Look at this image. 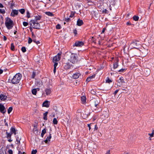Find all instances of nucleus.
I'll return each mask as SVG.
<instances>
[{"label": "nucleus", "instance_id": "obj_1", "mask_svg": "<svg viewBox=\"0 0 154 154\" xmlns=\"http://www.w3.org/2000/svg\"><path fill=\"white\" fill-rule=\"evenodd\" d=\"M66 56V59L72 63H75L77 62L78 58L76 54L68 52Z\"/></svg>", "mask_w": 154, "mask_h": 154}, {"label": "nucleus", "instance_id": "obj_7", "mask_svg": "<svg viewBox=\"0 0 154 154\" xmlns=\"http://www.w3.org/2000/svg\"><path fill=\"white\" fill-rule=\"evenodd\" d=\"M61 54V53H59L54 57L53 60V62L58 61L60 60Z\"/></svg>", "mask_w": 154, "mask_h": 154}, {"label": "nucleus", "instance_id": "obj_10", "mask_svg": "<svg viewBox=\"0 0 154 154\" xmlns=\"http://www.w3.org/2000/svg\"><path fill=\"white\" fill-rule=\"evenodd\" d=\"M50 102L48 100H45L43 103L42 106L47 108L49 106Z\"/></svg>", "mask_w": 154, "mask_h": 154}, {"label": "nucleus", "instance_id": "obj_54", "mask_svg": "<svg viewBox=\"0 0 154 154\" xmlns=\"http://www.w3.org/2000/svg\"><path fill=\"white\" fill-rule=\"evenodd\" d=\"M91 124H88V126L89 128V131H90L91 129Z\"/></svg>", "mask_w": 154, "mask_h": 154}, {"label": "nucleus", "instance_id": "obj_18", "mask_svg": "<svg viewBox=\"0 0 154 154\" xmlns=\"http://www.w3.org/2000/svg\"><path fill=\"white\" fill-rule=\"evenodd\" d=\"M80 75V74L79 73H76L73 74V77L74 79H78Z\"/></svg>", "mask_w": 154, "mask_h": 154}, {"label": "nucleus", "instance_id": "obj_39", "mask_svg": "<svg viewBox=\"0 0 154 154\" xmlns=\"http://www.w3.org/2000/svg\"><path fill=\"white\" fill-rule=\"evenodd\" d=\"M61 26L59 24H58L56 26V28L57 29H61Z\"/></svg>", "mask_w": 154, "mask_h": 154}, {"label": "nucleus", "instance_id": "obj_44", "mask_svg": "<svg viewBox=\"0 0 154 154\" xmlns=\"http://www.w3.org/2000/svg\"><path fill=\"white\" fill-rule=\"evenodd\" d=\"M0 12L1 13L4 14L5 13V11L3 9H0Z\"/></svg>", "mask_w": 154, "mask_h": 154}, {"label": "nucleus", "instance_id": "obj_45", "mask_svg": "<svg viewBox=\"0 0 154 154\" xmlns=\"http://www.w3.org/2000/svg\"><path fill=\"white\" fill-rule=\"evenodd\" d=\"M46 129L45 128L42 130V133L44 134L46 133Z\"/></svg>", "mask_w": 154, "mask_h": 154}, {"label": "nucleus", "instance_id": "obj_15", "mask_svg": "<svg viewBox=\"0 0 154 154\" xmlns=\"http://www.w3.org/2000/svg\"><path fill=\"white\" fill-rule=\"evenodd\" d=\"M39 90V88H34L32 90V92L33 95H36L37 91Z\"/></svg>", "mask_w": 154, "mask_h": 154}, {"label": "nucleus", "instance_id": "obj_52", "mask_svg": "<svg viewBox=\"0 0 154 154\" xmlns=\"http://www.w3.org/2000/svg\"><path fill=\"white\" fill-rule=\"evenodd\" d=\"M107 11V10L106 9H104L102 11V13H106Z\"/></svg>", "mask_w": 154, "mask_h": 154}, {"label": "nucleus", "instance_id": "obj_63", "mask_svg": "<svg viewBox=\"0 0 154 154\" xmlns=\"http://www.w3.org/2000/svg\"><path fill=\"white\" fill-rule=\"evenodd\" d=\"M3 72V71L2 69H0V74H2Z\"/></svg>", "mask_w": 154, "mask_h": 154}, {"label": "nucleus", "instance_id": "obj_16", "mask_svg": "<svg viewBox=\"0 0 154 154\" xmlns=\"http://www.w3.org/2000/svg\"><path fill=\"white\" fill-rule=\"evenodd\" d=\"M83 21L82 20L79 19L77 22V25L79 26H82L83 24Z\"/></svg>", "mask_w": 154, "mask_h": 154}, {"label": "nucleus", "instance_id": "obj_59", "mask_svg": "<svg viewBox=\"0 0 154 154\" xmlns=\"http://www.w3.org/2000/svg\"><path fill=\"white\" fill-rule=\"evenodd\" d=\"M119 91V90H116L115 91V92H114V94L115 95L118 92V91Z\"/></svg>", "mask_w": 154, "mask_h": 154}, {"label": "nucleus", "instance_id": "obj_27", "mask_svg": "<svg viewBox=\"0 0 154 154\" xmlns=\"http://www.w3.org/2000/svg\"><path fill=\"white\" fill-rule=\"evenodd\" d=\"M19 12L22 14H23L25 12V10L24 9L22 8L19 10Z\"/></svg>", "mask_w": 154, "mask_h": 154}, {"label": "nucleus", "instance_id": "obj_30", "mask_svg": "<svg viewBox=\"0 0 154 154\" xmlns=\"http://www.w3.org/2000/svg\"><path fill=\"white\" fill-rule=\"evenodd\" d=\"M53 123L54 124L56 125L57 124V121L56 118H54L53 120Z\"/></svg>", "mask_w": 154, "mask_h": 154}, {"label": "nucleus", "instance_id": "obj_26", "mask_svg": "<svg viewBox=\"0 0 154 154\" xmlns=\"http://www.w3.org/2000/svg\"><path fill=\"white\" fill-rule=\"evenodd\" d=\"M24 149H25L24 146H22L21 145L19 149H18V151L20 150L21 151H22V152H23V151L24 150Z\"/></svg>", "mask_w": 154, "mask_h": 154}, {"label": "nucleus", "instance_id": "obj_58", "mask_svg": "<svg viewBox=\"0 0 154 154\" xmlns=\"http://www.w3.org/2000/svg\"><path fill=\"white\" fill-rule=\"evenodd\" d=\"M73 32L75 34H76L77 33V31L76 29L74 30Z\"/></svg>", "mask_w": 154, "mask_h": 154}, {"label": "nucleus", "instance_id": "obj_31", "mask_svg": "<svg viewBox=\"0 0 154 154\" xmlns=\"http://www.w3.org/2000/svg\"><path fill=\"white\" fill-rule=\"evenodd\" d=\"M118 66V63L117 62L115 63L113 65V68L114 69H115Z\"/></svg>", "mask_w": 154, "mask_h": 154}, {"label": "nucleus", "instance_id": "obj_32", "mask_svg": "<svg viewBox=\"0 0 154 154\" xmlns=\"http://www.w3.org/2000/svg\"><path fill=\"white\" fill-rule=\"evenodd\" d=\"M133 20L135 21H137L139 19V17L138 16H134L133 17Z\"/></svg>", "mask_w": 154, "mask_h": 154}, {"label": "nucleus", "instance_id": "obj_3", "mask_svg": "<svg viewBox=\"0 0 154 154\" xmlns=\"http://www.w3.org/2000/svg\"><path fill=\"white\" fill-rule=\"evenodd\" d=\"M29 24L31 26L29 28L31 31H32V28L34 29H39L40 27V24L35 20H31L29 22Z\"/></svg>", "mask_w": 154, "mask_h": 154}, {"label": "nucleus", "instance_id": "obj_56", "mask_svg": "<svg viewBox=\"0 0 154 154\" xmlns=\"http://www.w3.org/2000/svg\"><path fill=\"white\" fill-rule=\"evenodd\" d=\"M125 70V69H121L119 70V72H122Z\"/></svg>", "mask_w": 154, "mask_h": 154}, {"label": "nucleus", "instance_id": "obj_19", "mask_svg": "<svg viewBox=\"0 0 154 154\" xmlns=\"http://www.w3.org/2000/svg\"><path fill=\"white\" fill-rule=\"evenodd\" d=\"M95 74L93 75H92L88 77L87 79L86 80L88 82H89L93 79L95 77Z\"/></svg>", "mask_w": 154, "mask_h": 154}, {"label": "nucleus", "instance_id": "obj_46", "mask_svg": "<svg viewBox=\"0 0 154 154\" xmlns=\"http://www.w3.org/2000/svg\"><path fill=\"white\" fill-rule=\"evenodd\" d=\"M35 75V73L34 72H33L32 75V78H34Z\"/></svg>", "mask_w": 154, "mask_h": 154}, {"label": "nucleus", "instance_id": "obj_11", "mask_svg": "<svg viewBox=\"0 0 154 154\" xmlns=\"http://www.w3.org/2000/svg\"><path fill=\"white\" fill-rule=\"evenodd\" d=\"M45 91L47 95H49L52 92L51 89L50 88H46L45 89Z\"/></svg>", "mask_w": 154, "mask_h": 154}, {"label": "nucleus", "instance_id": "obj_2", "mask_svg": "<svg viewBox=\"0 0 154 154\" xmlns=\"http://www.w3.org/2000/svg\"><path fill=\"white\" fill-rule=\"evenodd\" d=\"M92 102L93 111L96 112H100L102 109L100 103V100L99 99H94L92 100Z\"/></svg>", "mask_w": 154, "mask_h": 154}, {"label": "nucleus", "instance_id": "obj_49", "mask_svg": "<svg viewBox=\"0 0 154 154\" xmlns=\"http://www.w3.org/2000/svg\"><path fill=\"white\" fill-rule=\"evenodd\" d=\"M8 152L9 154H13V151L11 149L9 150Z\"/></svg>", "mask_w": 154, "mask_h": 154}, {"label": "nucleus", "instance_id": "obj_34", "mask_svg": "<svg viewBox=\"0 0 154 154\" xmlns=\"http://www.w3.org/2000/svg\"><path fill=\"white\" fill-rule=\"evenodd\" d=\"M148 135L150 136V137H152L154 136V131L153 130L152 131V133H149L148 134Z\"/></svg>", "mask_w": 154, "mask_h": 154}, {"label": "nucleus", "instance_id": "obj_57", "mask_svg": "<svg viewBox=\"0 0 154 154\" xmlns=\"http://www.w3.org/2000/svg\"><path fill=\"white\" fill-rule=\"evenodd\" d=\"M105 154H110V151L109 150H108Z\"/></svg>", "mask_w": 154, "mask_h": 154}, {"label": "nucleus", "instance_id": "obj_51", "mask_svg": "<svg viewBox=\"0 0 154 154\" xmlns=\"http://www.w3.org/2000/svg\"><path fill=\"white\" fill-rule=\"evenodd\" d=\"M97 129H98V127L97 126V125H95L94 128V131H96V130H97Z\"/></svg>", "mask_w": 154, "mask_h": 154}, {"label": "nucleus", "instance_id": "obj_25", "mask_svg": "<svg viewBox=\"0 0 154 154\" xmlns=\"http://www.w3.org/2000/svg\"><path fill=\"white\" fill-rule=\"evenodd\" d=\"M11 132L14 133V135L16 134V131L15 128H11Z\"/></svg>", "mask_w": 154, "mask_h": 154}, {"label": "nucleus", "instance_id": "obj_5", "mask_svg": "<svg viewBox=\"0 0 154 154\" xmlns=\"http://www.w3.org/2000/svg\"><path fill=\"white\" fill-rule=\"evenodd\" d=\"M5 25L8 29H10L13 26V22L10 18L8 17L5 22Z\"/></svg>", "mask_w": 154, "mask_h": 154}, {"label": "nucleus", "instance_id": "obj_35", "mask_svg": "<svg viewBox=\"0 0 154 154\" xmlns=\"http://www.w3.org/2000/svg\"><path fill=\"white\" fill-rule=\"evenodd\" d=\"M112 82V81L111 80L109 79L108 78H107V79L106 80V82L107 83H110V82Z\"/></svg>", "mask_w": 154, "mask_h": 154}, {"label": "nucleus", "instance_id": "obj_6", "mask_svg": "<svg viewBox=\"0 0 154 154\" xmlns=\"http://www.w3.org/2000/svg\"><path fill=\"white\" fill-rule=\"evenodd\" d=\"M141 45L140 42L137 41H134L130 44L129 48L131 49L133 48L137 49L138 47L140 46Z\"/></svg>", "mask_w": 154, "mask_h": 154}, {"label": "nucleus", "instance_id": "obj_43", "mask_svg": "<svg viewBox=\"0 0 154 154\" xmlns=\"http://www.w3.org/2000/svg\"><path fill=\"white\" fill-rule=\"evenodd\" d=\"M26 16H27V17L28 18H30V13L29 12V11H27L26 12Z\"/></svg>", "mask_w": 154, "mask_h": 154}, {"label": "nucleus", "instance_id": "obj_20", "mask_svg": "<svg viewBox=\"0 0 154 154\" xmlns=\"http://www.w3.org/2000/svg\"><path fill=\"white\" fill-rule=\"evenodd\" d=\"M42 18L41 16L39 15H37L35 16V19L33 20H35V21H37L38 20H40Z\"/></svg>", "mask_w": 154, "mask_h": 154}, {"label": "nucleus", "instance_id": "obj_13", "mask_svg": "<svg viewBox=\"0 0 154 154\" xmlns=\"http://www.w3.org/2000/svg\"><path fill=\"white\" fill-rule=\"evenodd\" d=\"M51 138V134L50 133L49 134V135L48 136L46 140H45L44 142L46 143H48L50 141V140Z\"/></svg>", "mask_w": 154, "mask_h": 154}, {"label": "nucleus", "instance_id": "obj_48", "mask_svg": "<svg viewBox=\"0 0 154 154\" xmlns=\"http://www.w3.org/2000/svg\"><path fill=\"white\" fill-rule=\"evenodd\" d=\"M24 153L25 152H22V151H20V150L19 151L18 154H24Z\"/></svg>", "mask_w": 154, "mask_h": 154}, {"label": "nucleus", "instance_id": "obj_38", "mask_svg": "<svg viewBox=\"0 0 154 154\" xmlns=\"http://www.w3.org/2000/svg\"><path fill=\"white\" fill-rule=\"evenodd\" d=\"M21 51L23 52H25L26 51V48L24 47H22L21 48Z\"/></svg>", "mask_w": 154, "mask_h": 154}, {"label": "nucleus", "instance_id": "obj_53", "mask_svg": "<svg viewBox=\"0 0 154 154\" xmlns=\"http://www.w3.org/2000/svg\"><path fill=\"white\" fill-rule=\"evenodd\" d=\"M4 122L5 123V125H6V126H8V124L7 123V122H6V119H4Z\"/></svg>", "mask_w": 154, "mask_h": 154}, {"label": "nucleus", "instance_id": "obj_23", "mask_svg": "<svg viewBox=\"0 0 154 154\" xmlns=\"http://www.w3.org/2000/svg\"><path fill=\"white\" fill-rule=\"evenodd\" d=\"M81 100L83 103H85L86 102V97L85 96H82V97Z\"/></svg>", "mask_w": 154, "mask_h": 154}, {"label": "nucleus", "instance_id": "obj_47", "mask_svg": "<svg viewBox=\"0 0 154 154\" xmlns=\"http://www.w3.org/2000/svg\"><path fill=\"white\" fill-rule=\"evenodd\" d=\"M16 141L17 142V143H18L20 142V139L19 137H17L16 138Z\"/></svg>", "mask_w": 154, "mask_h": 154}, {"label": "nucleus", "instance_id": "obj_14", "mask_svg": "<svg viewBox=\"0 0 154 154\" xmlns=\"http://www.w3.org/2000/svg\"><path fill=\"white\" fill-rule=\"evenodd\" d=\"M118 82L119 84H122L123 83H125V82L124 81L123 78L122 77H121L118 80Z\"/></svg>", "mask_w": 154, "mask_h": 154}, {"label": "nucleus", "instance_id": "obj_9", "mask_svg": "<svg viewBox=\"0 0 154 154\" xmlns=\"http://www.w3.org/2000/svg\"><path fill=\"white\" fill-rule=\"evenodd\" d=\"M18 13V10H13L11 14V16L15 17L17 15Z\"/></svg>", "mask_w": 154, "mask_h": 154}, {"label": "nucleus", "instance_id": "obj_61", "mask_svg": "<svg viewBox=\"0 0 154 154\" xmlns=\"http://www.w3.org/2000/svg\"><path fill=\"white\" fill-rule=\"evenodd\" d=\"M74 16V14L71 13L70 15V17H72Z\"/></svg>", "mask_w": 154, "mask_h": 154}, {"label": "nucleus", "instance_id": "obj_22", "mask_svg": "<svg viewBox=\"0 0 154 154\" xmlns=\"http://www.w3.org/2000/svg\"><path fill=\"white\" fill-rule=\"evenodd\" d=\"M54 64V72L55 73L56 71V67L58 65V63H57L56 62H55Z\"/></svg>", "mask_w": 154, "mask_h": 154}, {"label": "nucleus", "instance_id": "obj_17", "mask_svg": "<svg viewBox=\"0 0 154 154\" xmlns=\"http://www.w3.org/2000/svg\"><path fill=\"white\" fill-rule=\"evenodd\" d=\"M7 96L5 95L2 94L0 95V99L2 100H4L7 98Z\"/></svg>", "mask_w": 154, "mask_h": 154}, {"label": "nucleus", "instance_id": "obj_62", "mask_svg": "<svg viewBox=\"0 0 154 154\" xmlns=\"http://www.w3.org/2000/svg\"><path fill=\"white\" fill-rule=\"evenodd\" d=\"M3 7V5L1 3H0V8H2Z\"/></svg>", "mask_w": 154, "mask_h": 154}, {"label": "nucleus", "instance_id": "obj_55", "mask_svg": "<svg viewBox=\"0 0 154 154\" xmlns=\"http://www.w3.org/2000/svg\"><path fill=\"white\" fill-rule=\"evenodd\" d=\"M70 20V18H65V21L66 22H67L69 21Z\"/></svg>", "mask_w": 154, "mask_h": 154}, {"label": "nucleus", "instance_id": "obj_4", "mask_svg": "<svg viewBox=\"0 0 154 154\" xmlns=\"http://www.w3.org/2000/svg\"><path fill=\"white\" fill-rule=\"evenodd\" d=\"M22 78V75L20 73L16 74L11 80L12 83L13 84H17L19 83Z\"/></svg>", "mask_w": 154, "mask_h": 154}, {"label": "nucleus", "instance_id": "obj_50", "mask_svg": "<svg viewBox=\"0 0 154 154\" xmlns=\"http://www.w3.org/2000/svg\"><path fill=\"white\" fill-rule=\"evenodd\" d=\"M106 29V28H104L103 29L102 32H101V34L103 33Z\"/></svg>", "mask_w": 154, "mask_h": 154}, {"label": "nucleus", "instance_id": "obj_60", "mask_svg": "<svg viewBox=\"0 0 154 154\" xmlns=\"http://www.w3.org/2000/svg\"><path fill=\"white\" fill-rule=\"evenodd\" d=\"M7 40V38L5 36H4L3 37V40L5 41L6 40Z\"/></svg>", "mask_w": 154, "mask_h": 154}, {"label": "nucleus", "instance_id": "obj_42", "mask_svg": "<svg viewBox=\"0 0 154 154\" xmlns=\"http://www.w3.org/2000/svg\"><path fill=\"white\" fill-rule=\"evenodd\" d=\"M28 24V23L27 22H23V25L24 26H27Z\"/></svg>", "mask_w": 154, "mask_h": 154}, {"label": "nucleus", "instance_id": "obj_24", "mask_svg": "<svg viewBox=\"0 0 154 154\" xmlns=\"http://www.w3.org/2000/svg\"><path fill=\"white\" fill-rule=\"evenodd\" d=\"M45 14L48 16L51 17H53L54 16L52 12H45Z\"/></svg>", "mask_w": 154, "mask_h": 154}, {"label": "nucleus", "instance_id": "obj_36", "mask_svg": "<svg viewBox=\"0 0 154 154\" xmlns=\"http://www.w3.org/2000/svg\"><path fill=\"white\" fill-rule=\"evenodd\" d=\"M104 117L105 118H106L108 117V114L107 112H104Z\"/></svg>", "mask_w": 154, "mask_h": 154}, {"label": "nucleus", "instance_id": "obj_37", "mask_svg": "<svg viewBox=\"0 0 154 154\" xmlns=\"http://www.w3.org/2000/svg\"><path fill=\"white\" fill-rule=\"evenodd\" d=\"M12 107H10L8 110V114H10V113L12 111Z\"/></svg>", "mask_w": 154, "mask_h": 154}, {"label": "nucleus", "instance_id": "obj_33", "mask_svg": "<svg viewBox=\"0 0 154 154\" xmlns=\"http://www.w3.org/2000/svg\"><path fill=\"white\" fill-rule=\"evenodd\" d=\"M11 49L12 51L14 50V46L13 43H12L11 44Z\"/></svg>", "mask_w": 154, "mask_h": 154}, {"label": "nucleus", "instance_id": "obj_41", "mask_svg": "<svg viewBox=\"0 0 154 154\" xmlns=\"http://www.w3.org/2000/svg\"><path fill=\"white\" fill-rule=\"evenodd\" d=\"M32 41V39L30 38L29 37L28 38V43L29 44H30Z\"/></svg>", "mask_w": 154, "mask_h": 154}, {"label": "nucleus", "instance_id": "obj_12", "mask_svg": "<svg viewBox=\"0 0 154 154\" xmlns=\"http://www.w3.org/2000/svg\"><path fill=\"white\" fill-rule=\"evenodd\" d=\"M6 111V110L4 106L0 104V112L3 113H4Z\"/></svg>", "mask_w": 154, "mask_h": 154}, {"label": "nucleus", "instance_id": "obj_29", "mask_svg": "<svg viewBox=\"0 0 154 154\" xmlns=\"http://www.w3.org/2000/svg\"><path fill=\"white\" fill-rule=\"evenodd\" d=\"M64 67L66 69H69L70 68V66L69 64H67L65 65Z\"/></svg>", "mask_w": 154, "mask_h": 154}, {"label": "nucleus", "instance_id": "obj_28", "mask_svg": "<svg viewBox=\"0 0 154 154\" xmlns=\"http://www.w3.org/2000/svg\"><path fill=\"white\" fill-rule=\"evenodd\" d=\"M6 134H7V137L8 138H11L12 133H8L7 132H6Z\"/></svg>", "mask_w": 154, "mask_h": 154}, {"label": "nucleus", "instance_id": "obj_64", "mask_svg": "<svg viewBox=\"0 0 154 154\" xmlns=\"http://www.w3.org/2000/svg\"><path fill=\"white\" fill-rule=\"evenodd\" d=\"M37 131V128H34L33 129V131Z\"/></svg>", "mask_w": 154, "mask_h": 154}, {"label": "nucleus", "instance_id": "obj_8", "mask_svg": "<svg viewBox=\"0 0 154 154\" xmlns=\"http://www.w3.org/2000/svg\"><path fill=\"white\" fill-rule=\"evenodd\" d=\"M84 43L82 42L78 41L75 42L74 46L76 47H81L83 45Z\"/></svg>", "mask_w": 154, "mask_h": 154}, {"label": "nucleus", "instance_id": "obj_21", "mask_svg": "<svg viewBox=\"0 0 154 154\" xmlns=\"http://www.w3.org/2000/svg\"><path fill=\"white\" fill-rule=\"evenodd\" d=\"M48 114V112H46L43 114V119L45 120H47V115Z\"/></svg>", "mask_w": 154, "mask_h": 154}, {"label": "nucleus", "instance_id": "obj_40", "mask_svg": "<svg viewBox=\"0 0 154 154\" xmlns=\"http://www.w3.org/2000/svg\"><path fill=\"white\" fill-rule=\"evenodd\" d=\"M37 152V151L36 150H33L31 152V154H36Z\"/></svg>", "mask_w": 154, "mask_h": 154}]
</instances>
